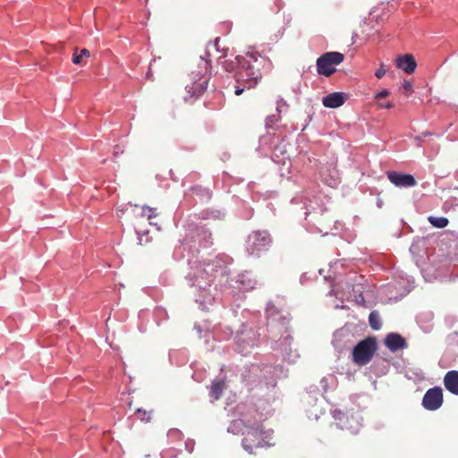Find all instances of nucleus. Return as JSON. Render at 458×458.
I'll list each match as a JSON object with an SVG mask.
<instances>
[{"instance_id": "nucleus-40", "label": "nucleus", "mask_w": 458, "mask_h": 458, "mask_svg": "<svg viewBox=\"0 0 458 458\" xmlns=\"http://www.w3.org/2000/svg\"><path fill=\"white\" fill-rule=\"evenodd\" d=\"M212 282V280H208V282L207 283L208 285H210V283Z\"/></svg>"}, {"instance_id": "nucleus-36", "label": "nucleus", "mask_w": 458, "mask_h": 458, "mask_svg": "<svg viewBox=\"0 0 458 458\" xmlns=\"http://www.w3.org/2000/svg\"><path fill=\"white\" fill-rule=\"evenodd\" d=\"M276 320V319L275 318H269V326H270L272 328H274V327H275V325H274V324H275Z\"/></svg>"}, {"instance_id": "nucleus-18", "label": "nucleus", "mask_w": 458, "mask_h": 458, "mask_svg": "<svg viewBox=\"0 0 458 458\" xmlns=\"http://www.w3.org/2000/svg\"><path fill=\"white\" fill-rule=\"evenodd\" d=\"M225 388H226V382L225 379L214 380L209 388L210 397H212L214 401L219 400Z\"/></svg>"}, {"instance_id": "nucleus-4", "label": "nucleus", "mask_w": 458, "mask_h": 458, "mask_svg": "<svg viewBox=\"0 0 458 458\" xmlns=\"http://www.w3.org/2000/svg\"><path fill=\"white\" fill-rule=\"evenodd\" d=\"M199 178V174L191 173L184 180L183 185L190 182L191 185L184 191V199L186 200H208L212 198L213 191L204 185L202 182H196Z\"/></svg>"}, {"instance_id": "nucleus-25", "label": "nucleus", "mask_w": 458, "mask_h": 458, "mask_svg": "<svg viewBox=\"0 0 458 458\" xmlns=\"http://www.w3.org/2000/svg\"><path fill=\"white\" fill-rule=\"evenodd\" d=\"M432 132L426 131H423L420 135H417L414 137V141L416 142L417 147H422L423 145V138L426 136H431Z\"/></svg>"}, {"instance_id": "nucleus-37", "label": "nucleus", "mask_w": 458, "mask_h": 458, "mask_svg": "<svg viewBox=\"0 0 458 458\" xmlns=\"http://www.w3.org/2000/svg\"><path fill=\"white\" fill-rule=\"evenodd\" d=\"M196 282H197V283H196V285H197L198 287H199V288H205V285H203V284H201V282L199 280V278H198V277L196 278Z\"/></svg>"}, {"instance_id": "nucleus-23", "label": "nucleus", "mask_w": 458, "mask_h": 458, "mask_svg": "<svg viewBox=\"0 0 458 458\" xmlns=\"http://www.w3.org/2000/svg\"><path fill=\"white\" fill-rule=\"evenodd\" d=\"M428 222L436 228H445L448 225V219L445 217L428 216Z\"/></svg>"}, {"instance_id": "nucleus-32", "label": "nucleus", "mask_w": 458, "mask_h": 458, "mask_svg": "<svg viewBox=\"0 0 458 458\" xmlns=\"http://www.w3.org/2000/svg\"><path fill=\"white\" fill-rule=\"evenodd\" d=\"M281 324H282V327L286 331L287 330V326L289 324V319L286 317H281Z\"/></svg>"}, {"instance_id": "nucleus-17", "label": "nucleus", "mask_w": 458, "mask_h": 458, "mask_svg": "<svg viewBox=\"0 0 458 458\" xmlns=\"http://www.w3.org/2000/svg\"><path fill=\"white\" fill-rule=\"evenodd\" d=\"M444 385L450 393L458 395V371H448L444 377Z\"/></svg>"}, {"instance_id": "nucleus-33", "label": "nucleus", "mask_w": 458, "mask_h": 458, "mask_svg": "<svg viewBox=\"0 0 458 458\" xmlns=\"http://www.w3.org/2000/svg\"><path fill=\"white\" fill-rule=\"evenodd\" d=\"M272 138H273V137H272L271 135H264V136H261V137L259 138V141H260L261 143H262V142L267 143V139L272 140Z\"/></svg>"}, {"instance_id": "nucleus-10", "label": "nucleus", "mask_w": 458, "mask_h": 458, "mask_svg": "<svg viewBox=\"0 0 458 458\" xmlns=\"http://www.w3.org/2000/svg\"><path fill=\"white\" fill-rule=\"evenodd\" d=\"M386 175L388 180L397 187H412L416 185V180L411 174L388 171Z\"/></svg>"}, {"instance_id": "nucleus-6", "label": "nucleus", "mask_w": 458, "mask_h": 458, "mask_svg": "<svg viewBox=\"0 0 458 458\" xmlns=\"http://www.w3.org/2000/svg\"><path fill=\"white\" fill-rule=\"evenodd\" d=\"M344 60V55L340 52H327L317 59V72L319 75L330 77L336 72L334 66L340 64Z\"/></svg>"}, {"instance_id": "nucleus-20", "label": "nucleus", "mask_w": 458, "mask_h": 458, "mask_svg": "<svg viewBox=\"0 0 458 458\" xmlns=\"http://www.w3.org/2000/svg\"><path fill=\"white\" fill-rule=\"evenodd\" d=\"M78 47H75L74 53L72 55V63L74 64L80 65L82 64V59L83 57H89L90 52L87 48L81 49L80 53H78Z\"/></svg>"}, {"instance_id": "nucleus-31", "label": "nucleus", "mask_w": 458, "mask_h": 458, "mask_svg": "<svg viewBox=\"0 0 458 458\" xmlns=\"http://www.w3.org/2000/svg\"><path fill=\"white\" fill-rule=\"evenodd\" d=\"M200 58H201V63L199 64V65H200V66H204L205 61H206L207 59H209V60L211 61V59H210V54H209V52H208V51H206L205 55H204V56H200Z\"/></svg>"}, {"instance_id": "nucleus-29", "label": "nucleus", "mask_w": 458, "mask_h": 458, "mask_svg": "<svg viewBox=\"0 0 458 458\" xmlns=\"http://www.w3.org/2000/svg\"><path fill=\"white\" fill-rule=\"evenodd\" d=\"M377 106L379 108L391 109L394 107V104L392 101L387 102H378Z\"/></svg>"}, {"instance_id": "nucleus-14", "label": "nucleus", "mask_w": 458, "mask_h": 458, "mask_svg": "<svg viewBox=\"0 0 458 458\" xmlns=\"http://www.w3.org/2000/svg\"><path fill=\"white\" fill-rule=\"evenodd\" d=\"M205 106L212 110H217L223 107L225 104V95L223 91L218 89H213L208 93L205 100Z\"/></svg>"}, {"instance_id": "nucleus-35", "label": "nucleus", "mask_w": 458, "mask_h": 458, "mask_svg": "<svg viewBox=\"0 0 458 458\" xmlns=\"http://www.w3.org/2000/svg\"><path fill=\"white\" fill-rule=\"evenodd\" d=\"M119 152H123V150L120 149V147L119 146H115L114 147V156H117L119 154Z\"/></svg>"}, {"instance_id": "nucleus-21", "label": "nucleus", "mask_w": 458, "mask_h": 458, "mask_svg": "<svg viewBox=\"0 0 458 458\" xmlns=\"http://www.w3.org/2000/svg\"><path fill=\"white\" fill-rule=\"evenodd\" d=\"M369 323L371 328L374 330H379L381 328L380 317L377 310L370 312L369 316Z\"/></svg>"}, {"instance_id": "nucleus-27", "label": "nucleus", "mask_w": 458, "mask_h": 458, "mask_svg": "<svg viewBox=\"0 0 458 458\" xmlns=\"http://www.w3.org/2000/svg\"><path fill=\"white\" fill-rule=\"evenodd\" d=\"M386 72V70L385 68V65H384V64H381L379 65V67L376 70L375 76L377 79H381V78H383L385 76Z\"/></svg>"}, {"instance_id": "nucleus-22", "label": "nucleus", "mask_w": 458, "mask_h": 458, "mask_svg": "<svg viewBox=\"0 0 458 458\" xmlns=\"http://www.w3.org/2000/svg\"><path fill=\"white\" fill-rule=\"evenodd\" d=\"M135 414H137L138 418L142 422L147 423V422H149L151 420V419H152L153 410L147 411V410L142 409V408H138L135 411Z\"/></svg>"}, {"instance_id": "nucleus-15", "label": "nucleus", "mask_w": 458, "mask_h": 458, "mask_svg": "<svg viewBox=\"0 0 458 458\" xmlns=\"http://www.w3.org/2000/svg\"><path fill=\"white\" fill-rule=\"evenodd\" d=\"M386 346L393 352L407 347L405 339L397 333H390L385 339Z\"/></svg>"}, {"instance_id": "nucleus-30", "label": "nucleus", "mask_w": 458, "mask_h": 458, "mask_svg": "<svg viewBox=\"0 0 458 458\" xmlns=\"http://www.w3.org/2000/svg\"><path fill=\"white\" fill-rule=\"evenodd\" d=\"M274 3L276 4V12H279L284 6V3L282 0H274Z\"/></svg>"}, {"instance_id": "nucleus-7", "label": "nucleus", "mask_w": 458, "mask_h": 458, "mask_svg": "<svg viewBox=\"0 0 458 458\" xmlns=\"http://www.w3.org/2000/svg\"><path fill=\"white\" fill-rule=\"evenodd\" d=\"M271 243V238L266 231L253 232L248 236L247 250L250 255L259 256L267 250Z\"/></svg>"}, {"instance_id": "nucleus-26", "label": "nucleus", "mask_w": 458, "mask_h": 458, "mask_svg": "<svg viewBox=\"0 0 458 458\" xmlns=\"http://www.w3.org/2000/svg\"><path fill=\"white\" fill-rule=\"evenodd\" d=\"M403 89L404 90V95L406 97H410L413 93V86L412 83L409 81H404L403 84Z\"/></svg>"}, {"instance_id": "nucleus-38", "label": "nucleus", "mask_w": 458, "mask_h": 458, "mask_svg": "<svg viewBox=\"0 0 458 458\" xmlns=\"http://www.w3.org/2000/svg\"><path fill=\"white\" fill-rule=\"evenodd\" d=\"M218 43H219V38H216L214 40V46H215V47L216 48V50H219V49H218Z\"/></svg>"}, {"instance_id": "nucleus-19", "label": "nucleus", "mask_w": 458, "mask_h": 458, "mask_svg": "<svg viewBox=\"0 0 458 458\" xmlns=\"http://www.w3.org/2000/svg\"><path fill=\"white\" fill-rule=\"evenodd\" d=\"M140 216L142 217H146L150 225H156V223L152 222V219L156 218L159 214L157 208L144 204L140 206Z\"/></svg>"}, {"instance_id": "nucleus-3", "label": "nucleus", "mask_w": 458, "mask_h": 458, "mask_svg": "<svg viewBox=\"0 0 458 458\" xmlns=\"http://www.w3.org/2000/svg\"><path fill=\"white\" fill-rule=\"evenodd\" d=\"M191 83L185 87L188 94L194 99L199 98L207 90L210 79V60L205 61L204 66H198V70L191 72Z\"/></svg>"}, {"instance_id": "nucleus-11", "label": "nucleus", "mask_w": 458, "mask_h": 458, "mask_svg": "<svg viewBox=\"0 0 458 458\" xmlns=\"http://www.w3.org/2000/svg\"><path fill=\"white\" fill-rule=\"evenodd\" d=\"M395 65L405 73L412 74L417 68V62L411 54H404L396 57Z\"/></svg>"}, {"instance_id": "nucleus-13", "label": "nucleus", "mask_w": 458, "mask_h": 458, "mask_svg": "<svg viewBox=\"0 0 458 458\" xmlns=\"http://www.w3.org/2000/svg\"><path fill=\"white\" fill-rule=\"evenodd\" d=\"M348 98V94L344 92H333L323 98L322 103L324 106L328 108H337L344 104Z\"/></svg>"}, {"instance_id": "nucleus-12", "label": "nucleus", "mask_w": 458, "mask_h": 458, "mask_svg": "<svg viewBox=\"0 0 458 458\" xmlns=\"http://www.w3.org/2000/svg\"><path fill=\"white\" fill-rule=\"evenodd\" d=\"M248 189L251 192L250 198L252 200H260L261 199L263 200H267L269 199H276L278 197V193L276 191H264L262 189H260V186L254 182H251L248 184Z\"/></svg>"}, {"instance_id": "nucleus-1", "label": "nucleus", "mask_w": 458, "mask_h": 458, "mask_svg": "<svg viewBox=\"0 0 458 458\" xmlns=\"http://www.w3.org/2000/svg\"><path fill=\"white\" fill-rule=\"evenodd\" d=\"M222 67L225 72L233 73L237 83L234 93L240 96L245 89H254L263 74L272 70L273 64L253 45L247 47L244 55H238L233 60H225Z\"/></svg>"}, {"instance_id": "nucleus-39", "label": "nucleus", "mask_w": 458, "mask_h": 458, "mask_svg": "<svg viewBox=\"0 0 458 458\" xmlns=\"http://www.w3.org/2000/svg\"><path fill=\"white\" fill-rule=\"evenodd\" d=\"M224 25H225L226 28H229L231 24L227 22V23H225Z\"/></svg>"}, {"instance_id": "nucleus-8", "label": "nucleus", "mask_w": 458, "mask_h": 458, "mask_svg": "<svg viewBox=\"0 0 458 458\" xmlns=\"http://www.w3.org/2000/svg\"><path fill=\"white\" fill-rule=\"evenodd\" d=\"M334 417L338 420V422L335 423L337 428L347 429L352 435L358 434L360 423L352 414L348 415L342 411H335Z\"/></svg>"}, {"instance_id": "nucleus-9", "label": "nucleus", "mask_w": 458, "mask_h": 458, "mask_svg": "<svg viewBox=\"0 0 458 458\" xmlns=\"http://www.w3.org/2000/svg\"><path fill=\"white\" fill-rule=\"evenodd\" d=\"M443 404V393L440 387L428 389L423 396L422 405L426 410L436 411Z\"/></svg>"}, {"instance_id": "nucleus-34", "label": "nucleus", "mask_w": 458, "mask_h": 458, "mask_svg": "<svg viewBox=\"0 0 458 458\" xmlns=\"http://www.w3.org/2000/svg\"><path fill=\"white\" fill-rule=\"evenodd\" d=\"M359 35L357 32H353L352 36V44H356L358 42Z\"/></svg>"}, {"instance_id": "nucleus-28", "label": "nucleus", "mask_w": 458, "mask_h": 458, "mask_svg": "<svg viewBox=\"0 0 458 458\" xmlns=\"http://www.w3.org/2000/svg\"><path fill=\"white\" fill-rule=\"evenodd\" d=\"M390 95V91L387 89H383L381 91L376 93L375 98L380 100L381 98H385Z\"/></svg>"}, {"instance_id": "nucleus-2", "label": "nucleus", "mask_w": 458, "mask_h": 458, "mask_svg": "<svg viewBox=\"0 0 458 458\" xmlns=\"http://www.w3.org/2000/svg\"><path fill=\"white\" fill-rule=\"evenodd\" d=\"M269 431H265L260 425L246 427L243 431L242 447L249 454H253L256 449L273 445Z\"/></svg>"}, {"instance_id": "nucleus-5", "label": "nucleus", "mask_w": 458, "mask_h": 458, "mask_svg": "<svg viewBox=\"0 0 458 458\" xmlns=\"http://www.w3.org/2000/svg\"><path fill=\"white\" fill-rule=\"evenodd\" d=\"M377 351V341L374 337H367L359 342L352 353V361L358 366L369 363Z\"/></svg>"}, {"instance_id": "nucleus-16", "label": "nucleus", "mask_w": 458, "mask_h": 458, "mask_svg": "<svg viewBox=\"0 0 458 458\" xmlns=\"http://www.w3.org/2000/svg\"><path fill=\"white\" fill-rule=\"evenodd\" d=\"M320 176L322 182L332 188L336 187L340 183V177L335 169L329 167L322 168L320 170Z\"/></svg>"}, {"instance_id": "nucleus-24", "label": "nucleus", "mask_w": 458, "mask_h": 458, "mask_svg": "<svg viewBox=\"0 0 458 458\" xmlns=\"http://www.w3.org/2000/svg\"><path fill=\"white\" fill-rule=\"evenodd\" d=\"M277 114H270L267 116L265 120V125L267 129L273 128L281 120L280 110L276 108Z\"/></svg>"}]
</instances>
